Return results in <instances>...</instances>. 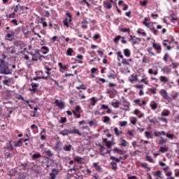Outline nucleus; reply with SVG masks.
<instances>
[{
  "mask_svg": "<svg viewBox=\"0 0 179 179\" xmlns=\"http://www.w3.org/2000/svg\"><path fill=\"white\" fill-rule=\"evenodd\" d=\"M76 89H77V90H86L87 88L86 87V85L82 84L79 87H76Z\"/></svg>",
  "mask_w": 179,
  "mask_h": 179,
  "instance_id": "obj_31",
  "label": "nucleus"
},
{
  "mask_svg": "<svg viewBox=\"0 0 179 179\" xmlns=\"http://www.w3.org/2000/svg\"><path fill=\"white\" fill-rule=\"evenodd\" d=\"M107 77L108 79H115V78H117V76H115V71L114 70H110L109 73L107 74Z\"/></svg>",
  "mask_w": 179,
  "mask_h": 179,
  "instance_id": "obj_9",
  "label": "nucleus"
},
{
  "mask_svg": "<svg viewBox=\"0 0 179 179\" xmlns=\"http://www.w3.org/2000/svg\"><path fill=\"white\" fill-rule=\"evenodd\" d=\"M140 5L141 6H146V5H148V1H140Z\"/></svg>",
  "mask_w": 179,
  "mask_h": 179,
  "instance_id": "obj_53",
  "label": "nucleus"
},
{
  "mask_svg": "<svg viewBox=\"0 0 179 179\" xmlns=\"http://www.w3.org/2000/svg\"><path fill=\"white\" fill-rule=\"evenodd\" d=\"M159 152H161V153H166V152H169V148L160 147Z\"/></svg>",
  "mask_w": 179,
  "mask_h": 179,
  "instance_id": "obj_29",
  "label": "nucleus"
},
{
  "mask_svg": "<svg viewBox=\"0 0 179 179\" xmlns=\"http://www.w3.org/2000/svg\"><path fill=\"white\" fill-rule=\"evenodd\" d=\"M45 153L47 155V156H49V157H52V156H54V154H52L51 150H48L45 151Z\"/></svg>",
  "mask_w": 179,
  "mask_h": 179,
  "instance_id": "obj_44",
  "label": "nucleus"
},
{
  "mask_svg": "<svg viewBox=\"0 0 179 179\" xmlns=\"http://www.w3.org/2000/svg\"><path fill=\"white\" fill-rule=\"evenodd\" d=\"M55 104L57 106V107H59L60 110H64L65 108V102L63 101H59V100L55 99Z\"/></svg>",
  "mask_w": 179,
  "mask_h": 179,
  "instance_id": "obj_4",
  "label": "nucleus"
},
{
  "mask_svg": "<svg viewBox=\"0 0 179 179\" xmlns=\"http://www.w3.org/2000/svg\"><path fill=\"white\" fill-rule=\"evenodd\" d=\"M152 48H155L156 50V51H157V54H160V52L159 51H162V45H160L158 43H156L155 42L152 43Z\"/></svg>",
  "mask_w": 179,
  "mask_h": 179,
  "instance_id": "obj_7",
  "label": "nucleus"
},
{
  "mask_svg": "<svg viewBox=\"0 0 179 179\" xmlns=\"http://www.w3.org/2000/svg\"><path fill=\"white\" fill-rule=\"evenodd\" d=\"M113 152H114V153H118V155H125V153H127V151L121 150L117 148H115L113 149Z\"/></svg>",
  "mask_w": 179,
  "mask_h": 179,
  "instance_id": "obj_12",
  "label": "nucleus"
},
{
  "mask_svg": "<svg viewBox=\"0 0 179 179\" xmlns=\"http://www.w3.org/2000/svg\"><path fill=\"white\" fill-rule=\"evenodd\" d=\"M3 59H0V73L2 75H12V69H9V63L5 62L6 56L4 53L1 54Z\"/></svg>",
  "mask_w": 179,
  "mask_h": 179,
  "instance_id": "obj_1",
  "label": "nucleus"
},
{
  "mask_svg": "<svg viewBox=\"0 0 179 179\" xmlns=\"http://www.w3.org/2000/svg\"><path fill=\"white\" fill-rule=\"evenodd\" d=\"M12 150H13V145H6L3 148V151L5 152H12Z\"/></svg>",
  "mask_w": 179,
  "mask_h": 179,
  "instance_id": "obj_13",
  "label": "nucleus"
},
{
  "mask_svg": "<svg viewBox=\"0 0 179 179\" xmlns=\"http://www.w3.org/2000/svg\"><path fill=\"white\" fill-rule=\"evenodd\" d=\"M165 136H166V138H169V139H173V138H174L173 134L167 133L166 134H165Z\"/></svg>",
  "mask_w": 179,
  "mask_h": 179,
  "instance_id": "obj_54",
  "label": "nucleus"
},
{
  "mask_svg": "<svg viewBox=\"0 0 179 179\" xmlns=\"http://www.w3.org/2000/svg\"><path fill=\"white\" fill-rule=\"evenodd\" d=\"M106 93L107 94H109V97L111 98V94H117V90H107Z\"/></svg>",
  "mask_w": 179,
  "mask_h": 179,
  "instance_id": "obj_27",
  "label": "nucleus"
},
{
  "mask_svg": "<svg viewBox=\"0 0 179 179\" xmlns=\"http://www.w3.org/2000/svg\"><path fill=\"white\" fill-rule=\"evenodd\" d=\"M63 23H64V26H66V27H69V23L68 22V18H66L65 20H64Z\"/></svg>",
  "mask_w": 179,
  "mask_h": 179,
  "instance_id": "obj_56",
  "label": "nucleus"
},
{
  "mask_svg": "<svg viewBox=\"0 0 179 179\" xmlns=\"http://www.w3.org/2000/svg\"><path fill=\"white\" fill-rule=\"evenodd\" d=\"M114 132H115V135H117V136H120V134H122V131H120L118 130V128H117V127H115L114 129Z\"/></svg>",
  "mask_w": 179,
  "mask_h": 179,
  "instance_id": "obj_48",
  "label": "nucleus"
},
{
  "mask_svg": "<svg viewBox=\"0 0 179 179\" xmlns=\"http://www.w3.org/2000/svg\"><path fill=\"white\" fill-rule=\"evenodd\" d=\"M149 92H150V93H152V94H156V90H157V87H155L153 89L152 88H149L148 89Z\"/></svg>",
  "mask_w": 179,
  "mask_h": 179,
  "instance_id": "obj_52",
  "label": "nucleus"
},
{
  "mask_svg": "<svg viewBox=\"0 0 179 179\" xmlns=\"http://www.w3.org/2000/svg\"><path fill=\"white\" fill-rule=\"evenodd\" d=\"M5 93H6V97H7V99H12V94H13V91L6 90Z\"/></svg>",
  "mask_w": 179,
  "mask_h": 179,
  "instance_id": "obj_14",
  "label": "nucleus"
},
{
  "mask_svg": "<svg viewBox=\"0 0 179 179\" xmlns=\"http://www.w3.org/2000/svg\"><path fill=\"white\" fill-rule=\"evenodd\" d=\"M91 106H96V103H97V100H96V97L93 96L91 98Z\"/></svg>",
  "mask_w": 179,
  "mask_h": 179,
  "instance_id": "obj_45",
  "label": "nucleus"
},
{
  "mask_svg": "<svg viewBox=\"0 0 179 179\" xmlns=\"http://www.w3.org/2000/svg\"><path fill=\"white\" fill-rule=\"evenodd\" d=\"M124 55L127 58H129V57H131V50H129V49H124Z\"/></svg>",
  "mask_w": 179,
  "mask_h": 179,
  "instance_id": "obj_21",
  "label": "nucleus"
},
{
  "mask_svg": "<svg viewBox=\"0 0 179 179\" xmlns=\"http://www.w3.org/2000/svg\"><path fill=\"white\" fill-rule=\"evenodd\" d=\"M130 41L133 42V44H139L141 40V38H136L135 36L130 35Z\"/></svg>",
  "mask_w": 179,
  "mask_h": 179,
  "instance_id": "obj_5",
  "label": "nucleus"
},
{
  "mask_svg": "<svg viewBox=\"0 0 179 179\" xmlns=\"http://www.w3.org/2000/svg\"><path fill=\"white\" fill-rule=\"evenodd\" d=\"M160 81L163 82L164 83H167V82H169V78H167V77L162 76L160 77Z\"/></svg>",
  "mask_w": 179,
  "mask_h": 179,
  "instance_id": "obj_33",
  "label": "nucleus"
},
{
  "mask_svg": "<svg viewBox=\"0 0 179 179\" xmlns=\"http://www.w3.org/2000/svg\"><path fill=\"white\" fill-rule=\"evenodd\" d=\"M150 30L153 33V34H155V36H157V29H156V28H155V27H153V25H152V27H150Z\"/></svg>",
  "mask_w": 179,
  "mask_h": 179,
  "instance_id": "obj_30",
  "label": "nucleus"
},
{
  "mask_svg": "<svg viewBox=\"0 0 179 179\" xmlns=\"http://www.w3.org/2000/svg\"><path fill=\"white\" fill-rule=\"evenodd\" d=\"M73 52V49H72V48H69L67 49L66 55H69V57H72Z\"/></svg>",
  "mask_w": 179,
  "mask_h": 179,
  "instance_id": "obj_34",
  "label": "nucleus"
},
{
  "mask_svg": "<svg viewBox=\"0 0 179 179\" xmlns=\"http://www.w3.org/2000/svg\"><path fill=\"white\" fill-rule=\"evenodd\" d=\"M122 36H121L120 35L117 36L116 37L114 38L113 41L114 43H115V44H117V43H119L120 40H121Z\"/></svg>",
  "mask_w": 179,
  "mask_h": 179,
  "instance_id": "obj_39",
  "label": "nucleus"
},
{
  "mask_svg": "<svg viewBox=\"0 0 179 179\" xmlns=\"http://www.w3.org/2000/svg\"><path fill=\"white\" fill-rule=\"evenodd\" d=\"M94 167L95 168V170H96V171H99L100 173V171H101V166H100L97 163L94 162L93 164Z\"/></svg>",
  "mask_w": 179,
  "mask_h": 179,
  "instance_id": "obj_23",
  "label": "nucleus"
},
{
  "mask_svg": "<svg viewBox=\"0 0 179 179\" xmlns=\"http://www.w3.org/2000/svg\"><path fill=\"white\" fill-rule=\"evenodd\" d=\"M152 51H153L152 47H148L147 48V52H148V54H150V55H152V57H156V53Z\"/></svg>",
  "mask_w": 179,
  "mask_h": 179,
  "instance_id": "obj_15",
  "label": "nucleus"
},
{
  "mask_svg": "<svg viewBox=\"0 0 179 179\" xmlns=\"http://www.w3.org/2000/svg\"><path fill=\"white\" fill-rule=\"evenodd\" d=\"M150 107L152 110H156L157 108V103L155 102L152 104H150Z\"/></svg>",
  "mask_w": 179,
  "mask_h": 179,
  "instance_id": "obj_55",
  "label": "nucleus"
},
{
  "mask_svg": "<svg viewBox=\"0 0 179 179\" xmlns=\"http://www.w3.org/2000/svg\"><path fill=\"white\" fill-rule=\"evenodd\" d=\"M167 58H169V53H165L163 57V60L164 61V62H167Z\"/></svg>",
  "mask_w": 179,
  "mask_h": 179,
  "instance_id": "obj_63",
  "label": "nucleus"
},
{
  "mask_svg": "<svg viewBox=\"0 0 179 179\" xmlns=\"http://www.w3.org/2000/svg\"><path fill=\"white\" fill-rule=\"evenodd\" d=\"M162 72H165L166 73L169 74L170 72H171V69L169 67H165L162 69Z\"/></svg>",
  "mask_w": 179,
  "mask_h": 179,
  "instance_id": "obj_37",
  "label": "nucleus"
},
{
  "mask_svg": "<svg viewBox=\"0 0 179 179\" xmlns=\"http://www.w3.org/2000/svg\"><path fill=\"white\" fill-rule=\"evenodd\" d=\"M45 17L41 18V23L43 24V27H47L48 25L47 24V22L45 21Z\"/></svg>",
  "mask_w": 179,
  "mask_h": 179,
  "instance_id": "obj_28",
  "label": "nucleus"
},
{
  "mask_svg": "<svg viewBox=\"0 0 179 179\" xmlns=\"http://www.w3.org/2000/svg\"><path fill=\"white\" fill-rule=\"evenodd\" d=\"M77 134L78 136H83V134L79 131L78 129H64L59 132V135H62V136H68L69 135Z\"/></svg>",
  "mask_w": 179,
  "mask_h": 179,
  "instance_id": "obj_2",
  "label": "nucleus"
},
{
  "mask_svg": "<svg viewBox=\"0 0 179 179\" xmlns=\"http://www.w3.org/2000/svg\"><path fill=\"white\" fill-rule=\"evenodd\" d=\"M145 135L148 139H152L153 138V136H152V134L150 131H145Z\"/></svg>",
  "mask_w": 179,
  "mask_h": 179,
  "instance_id": "obj_41",
  "label": "nucleus"
},
{
  "mask_svg": "<svg viewBox=\"0 0 179 179\" xmlns=\"http://www.w3.org/2000/svg\"><path fill=\"white\" fill-rule=\"evenodd\" d=\"M37 110H38V107L34 108V113L31 115V117H36V114H37Z\"/></svg>",
  "mask_w": 179,
  "mask_h": 179,
  "instance_id": "obj_58",
  "label": "nucleus"
},
{
  "mask_svg": "<svg viewBox=\"0 0 179 179\" xmlns=\"http://www.w3.org/2000/svg\"><path fill=\"white\" fill-rule=\"evenodd\" d=\"M72 149V145L71 144L68 145H65L64 147L63 148V150L65 152H71V150Z\"/></svg>",
  "mask_w": 179,
  "mask_h": 179,
  "instance_id": "obj_18",
  "label": "nucleus"
},
{
  "mask_svg": "<svg viewBox=\"0 0 179 179\" xmlns=\"http://www.w3.org/2000/svg\"><path fill=\"white\" fill-rule=\"evenodd\" d=\"M23 145V139L20 138L17 142L14 143L15 148H20V146Z\"/></svg>",
  "mask_w": 179,
  "mask_h": 179,
  "instance_id": "obj_10",
  "label": "nucleus"
},
{
  "mask_svg": "<svg viewBox=\"0 0 179 179\" xmlns=\"http://www.w3.org/2000/svg\"><path fill=\"white\" fill-rule=\"evenodd\" d=\"M122 64L124 65H129V62H128V59H122Z\"/></svg>",
  "mask_w": 179,
  "mask_h": 179,
  "instance_id": "obj_57",
  "label": "nucleus"
},
{
  "mask_svg": "<svg viewBox=\"0 0 179 179\" xmlns=\"http://www.w3.org/2000/svg\"><path fill=\"white\" fill-rule=\"evenodd\" d=\"M66 121H67V119L66 117H62L60 118L59 122H60V124H65V122H66Z\"/></svg>",
  "mask_w": 179,
  "mask_h": 179,
  "instance_id": "obj_49",
  "label": "nucleus"
},
{
  "mask_svg": "<svg viewBox=\"0 0 179 179\" xmlns=\"http://www.w3.org/2000/svg\"><path fill=\"white\" fill-rule=\"evenodd\" d=\"M103 143H105V145L106 146V148H108V149H111V147L113 146V145H114L113 143V141H108V139L107 138H104L103 140Z\"/></svg>",
  "mask_w": 179,
  "mask_h": 179,
  "instance_id": "obj_8",
  "label": "nucleus"
},
{
  "mask_svg": "<svg viewBox=\"0 0 179 179\" xmlns=\"http://www.w3.org/2000/svg\"><path fill=\"white\" fill-rule=\"evenodd\" d=\"M58 65L61 69H63V71H66V69H68V65L63 66L62 62H59Z\"/></svg>",
  "mask_w": 179,
  "mask_h": 179,
  "instance_id": "obj_26",
  "label": "nucleus"
},
{
  "mask_svg": "<svg viewBox=\"0 0 179 179\" xmlns=\"http://www.w3.org/2000/svg\"><path fill=\"white\" fill-rule=\"evenodd\" d=\"M161 140H159V145H163L164 143H166V142H167V139H163L162 137H160Z\"/></svg>",
  "mask_w": 179,
  "mask_h": 179,
  "instance_id": "obj_51",
  "label": "nucleus"
},
{
  "mask_svg": "<svg viewBox=\"0 0 179 179\" xmlns=\"http://www.w3.org/2000/svg\"><path fill=\"white\" fill-rule=\"evenodd\" d=\"M82 160H83V158H82V157H76L74 158V161L77 162L78 164H83Z\"/></svg>",
  "mask_w": 179,
  "mask_h": 179,
  "instance_id": "obj_17",
  "label": "nucleus"
},
{
  "mask_svg": "<svg viewBox=\"0 0 179 179\" xmlns=\"http://www.w3.org/2000/svg\"><path fill=\"white\" fill-rule=\"evenodd\" d=\"M117 58H122V59H124V55H122L121 51H119L117 52Z\"/></svg>",
  "mask_w": 179,
  "mask_h": 179,
  "instance_id": "obj_62",
  "label": "nucleus"
},
{
  "mask_svg": "<svg viewBox=\"0 0 179 179\" xmlns=\"http://www.w3.org/2000/svg\"><path fill=\"white\" fill-rule=\"evenodd\" d=\"M143 24H145V27L150 29V26H149V22H148V17L144 18V21H143Z\"/></svg>",
  "mask_w": 179,
  "mask_h": 179,
  "instance_id": "obj_38",
  "label": "nucleus"
},
{
  "mask_svg": "<svg viewBox=\"0 0 179 179\" xmlns=\"http://www.w3.org/2000/svg\"><path fill=\"white\" fill-rule=\"evenodd\" d=\"M26 52L27 54H30V55H31L33 57L31 58V61H33V62L38 61V59H37V55L36 54L33 53V52H28V50H27Z\"/></svg>",
  "mask_w": 179,
  "mask_h": 179,
  "instance_id": "obj_11",
  "label": "nucleus"
},
{
  "mask_svg": "<svg viewBox=\"0 0 179 179\" xmlns=\"http://www.w3.org/2000/svg\"><path fill=\"white\" fill-rule=\"evenodd\" d=\"M145 157H146V159L148 162H150V163H153V159H152V157H150V156L146 155Z\"/></svg>",
  "mask_w": 179,
  "mask_h": 179,
  "instance_id": "obj_61",
  "label": "nucleus"
},
{
  "mask_svg": "<svg viewBox=\"0 0 179 179\" xmlns=\"http://www.w3.org/2000/svg\"><path fill=\"white\" fill-rule=\"evenodd\" d=\"M137 34H142L143 36V37H146V32L143 31V29H138L137 30Z\"/></svg>",
  "mask_w": 179,
  "mask_h": 179,
  "instance_id": "obj_42",
  "label": "nucleus"
},
{
  "mask_svg": "<svg viewBox=\"0 0 179 179\" xmlns=\"http://www.w3.org/2000/svg\"><path fill=\"white\" fill-rule=\"evenodd\" d=\"M4 156L6 157V159H12V154L10 152H5Z\"/></svg>",
  "mask_w": 179,
  "mask_h": 179,
  "instance_id": "obj_59",
  "label": "nucleus"
},
{
  "mask_svg": "<svg viewBox=\"0 0 179 179\" xmlns=\"http://www.w3.org/2000/svg\"><path fill=\"white\" fill-rule=\"evenodd\" d=\"M112 106L113 107H114V108H118V107H120V102L119 101H115L112 103Z\"/></svg>",
  "mask_w": 179,
  "mask_h": 179,
  "instance_id": "obj_46",
  "label": "nucleus"
},
{
  "mask_svg": "<svg viewBox=\"0 0 179 179\" xmlns=\"http://www.w3.org/2000/svg\"><path fill=\"white\" fill-rule=\"evenodd\" d=\"M110 120V117L108 116H103V122H104L105 124L108 122Z\"/></svg>",
  "mask_w": 179,
  "mask_h": 179,
  "instance_id": "obj_50",
  "label": "nucleus"
},
{
  "mask_svg": "<svg viewBox=\"0 0 179 179\" xmlns=\"http://www.w3.org/2000/svg\"><path fill=\"white\" fill-rule=\"evenodd\" d=\"M128 122L127 121L120 122V127H125Z\"/></svg>",
  "mask_w": 179,
  "mask_h": 179,
  "instance_id": "obj_64",
  "label": "nucleus"
},
{
  "mask_svg": "<svg viewBox=\"0 0 179 179\" xmlns=\"http://www.w3.org/2000/svg\"><path fill=\"white\" fill-rule=\"evenodd\" d=\"M58 173H59V170L57 169H52V172L50 173L51 179H55V177L58 176Z\"/></svg>",
  "mask_w": 179,
  "mask_h": 179,
  "instance_id": "obj_6",
  "label": "nucleus"
},
{
  "mask_svg": "<svg viewBox=\"0 0 179 179\" xmlns=\"http://www.w3.org/2000/svg\"><path fill=\"white\" fill-rule=\"evenodd\" d=\"M161 96H162L164 100H167L168 101H171V97L169 96V93H167V91L164 89H162L159 92Z\"/></svg>",
  "mask_w": 179,
  "mask_h": 179,
  "instance_id": "obj_3",
  "label": "nucleus"
},
{
  "mask_svg": "<svg viewBox=\"0 0 179 179\" xmlns=\"http://www.w3.org/2000/svg\"><path fill=\"white\" fill-rule=\"evenodd\" d=\"M131 77L132 78L131 79H129V82H131V83H134L135 80H138V76L132 74Z\"/></svg>",
  "mask_w": 179,
  "mask_h": 179,
  "instance_id": "obj_32",
  "label": "nucleus"
},
{
  "mask_svg": "<svg viewBox=\"0 0 179 179\" xmlns=\"http://www.w3.org/2000/svg\"><path fill=\"white\" fill-rule=\"evenodd\" d=\"M12 34H7L6 36V37L8 38V41H12V36H13L15 34V32L12 31L11 32Z\"/></svg>",
  "mask_w": 179,
  "mask_h": 179,
  "instance_id": "obj_36",
  "label": "nucleus"
},
{
  "mask_svg": "<svg viewBox=\"0 0 179 179\" xmlns=\"http://www.w3.org/2000/svg\"><path fill=\"white\" fill-rule=\"evenodd\" d=\"M41 157V154L40 153H35L32 155L33 160H37V159H40Z\"/></svg>",
  "mask_w": 179,
  "mask_h": 179,
  "instance_id": "obj_25",
  "label": "nucleus"
},
{
  "mask_svg": "<svg viewBox=\"0 0 179 179\" xmlns=\"http://www.w3.org/2000/svg\"><path fill=\"white\" fill-rule=\"evenodd\" d=\"M96 146H99L101 153H103L104 152V150L106 149V148L104 147V145H101V143H99L96 145Z\"/></svg>",
  "mask_w": 179,
  "mask_h": 179,
  "instance_id": "obj_40",
  "label": "nucleus"
},
{
  "mask_svg": "<svg viewBox=\"0 0 179 179\" xmlns=\"http://www.w3.org/2000/svg\"><path fill=\"white\" fill-rule=\"evenodd\" d=\"M120 145L123 147L127 146V141L124 139H122V143L120 144Z\"/></svg>",
  "mask_w": 179,
  "mask_h": 179,
  "instance_id": "obj_60",
  "label": "nucleus"
},
{
  "mask_svg": "<svg viewBox=\"0 0 179 179\" xmlns=\"http://www.w3.org/2000/svg\"><path fill=\"white\" fill-rule=\"evenodd\" d=\"M154 176L156 177H158V178L163 179V176H162V171H157L155 172Z\"/></svg>",
  "mask_w": 179,
  "mask_h": 179,
  "instance_id": "obj_24",
  "label": "nucleus"
},
{
  "mask_svg": "<svg viewBox=\"0 0 179 179\" xmlns=\"http://www.w3.org/2000/svg\"><path fill=\"white\" fill-rule=\"evenodd\" d=\"M141 167L143 169H147V171H150L151 168L148 166V163L146 162H143L141 164Z\"/></svg>",
  "mask_w": 179,
  "mask_h": 179,
  "instance_id": "obj_20",
  "label": "nucleus"
},
{
  "mask_svg": "<svg viewBox=\"0 0 179 179\" xmlns=\"http://www.w3.org/2000/svg\"><path fill=\"white\" fill-rule=\"evenodd\" d=\"M120 31H122V33H130L131 29H129V28H121V29H120Z\"/></svg>",
  "mask_w": 179,
  "mask_h": 179,
  "instance_id": "obj_35",
  "label": "nucleus"
},
{
  "mask_svg": "<svg viewBox=\"0 0 179 179\" xmlns=\"http://www.w3.org/2000/svg\"><path fill=\"white\" fill-rule=\"evenodd\" d=\"M103 6L106 9H111V8H113L111 3H110L109 1H103Z\"/></svg>",
  "mask_w": 179,
  "mask_h": 179,
  "instance_id": "obj_16",
  "label": "nucleus"
},
{
  "mask_svg": "<svg viewBox=\"0 0 179 179\" xmlns=\"http://www.w3.org/2000/svg\"><path fill=\"white\" fill-rule=\"evenodd\" d=\"M31 86L32 88L36 89V87H40V84L36 83H31Z\"/></svg>",
  "mask_w": 179,
  "mask_h": 179,
  "instance_id": "obj_47",
  "label": "nucleus"
},
{
  "mask_svg": "<svg viewBox=\"0 0 179 179\" xmlns=\"http://www.w3.org/2000/svg\"><path fill=\"white\" fill-rule=\"evenodd\" d=\"M110 159L113 160L115 163H120V162H121L120 157L119 158H117V157L111 155L110 157Z\"/></svg>",
  "mask_w": 179,
  "mask_h": 179,
  "instance_id": "obj_22",
  "label": "nucleus"
},
{
  "mask_svg": "<svg viewBox=\"0 0 179 179\" xmlns=\"http://www.w3.org/2000/svg\"><path fill=\"white\" fill-rule=\"evenodd\" d=\"M41 50H45L42 52V54H43L44 55H45V54H48V52H50V48H48V47H47V46H42Z\"/></svg>",
  "mask_w": 179,
  "mask_h": 179,
  "instance_id": "obj_19",
  "label": "nucleus"
},
{
  "mask_svg": "<svg viewBox=\"0 0 179 179\" xmlns=\"http://www.w3.org/2000/svg\"><path fill=\"white\" fill-rule=\"evenodd\" d=\"M161 115L162 117H169L170 115V110H166V112H162Z\"/></svg>",
  "mask_w": 179,
  "mask_h": 179,
  "instance_id": "obj_43",
  "label": "nucleus"
}]
</instances>
